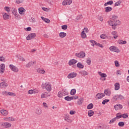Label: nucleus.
Here are the masks:
<instances>
[{
    "instance_id": "nucleus-1",
    "label": "nucleus",
    "mask_w": 129,
    "mask_h": 129,
    "mask_svg": "<svg viewBox=\"0 0 129 129\" xmlns=\"http://www.w3.org/2000/svg\"><path fill=\"white\" fill-rule=\"evenodd\" d=\"M117 16H113L112 19L108 21V25L111 26L112 29L113 30H115L116 29V26H119L120 25V21L116 20L117 19Z\"/></svg>"
},
{
    "instance_id": "nucleus-2",
    "label": "nucleus",
    "mask_w": 129,
    "mask_h": 129,
    "mask_svg": "<svg viewBox=\"0 0 129 129\" xmlns=\"http://www.w3.org/2000/svg\"><path fill=\"white\" fill-rule=\"evenodd\" d=\"M41 87L43 89H45L48 92H50L52 90V85L49 82H46L45 84H42L41 85Z\"/></svg>"
},
{
    "instance_id": "nucleus-3",
    "label": "nucleus",
    "mask_w": 129,
    "mask_h": 129,
    "mask_svg": "<svg viewBox=\"0 0 129 129\" xmlns=\"http://www.w3.org/2000/svg\"><path fill=\"white\" fill-rule=\"evenodd\" d=\"M36 33H30L26 37V40L29 41L30 40L33 39H35V38H36Z\"/></svg>"
},
{
    "instance_id": "nucleus-4",
    "label": "nucleus",
    "mask_w": 129,
    "mask_h": 129,
    "mask_svg": "<svg viewBox=\"0 0 129 129\" xmlns=\"http://www.w3.org/2000/svg\"><path fill=\"white\" fill-rule=\"evenodd\" d=\"M75 56H76V57H78V58H84V57H85V53L83 51H81L79 53H76L75 54Z\"/></svg>"
},
{
    "instance_id": "nucleus-5",
    "label": "nucleus",
    "mask_w": 129,
    "mask_h": 129,
    "mask_svg": "<svg viewBox=\"0 0 129 129\" xmlns=\"http://www.w3.org/2000/svg\"><path fill=\"white\" fill-rule=\"evenodd\" d=\"M9 67L10 69H11V70L13 71V72H15V73L19 72V69H18L17 67L14 66L13 64H10L9 66Z\"/></svg>"
},
{
    "instance_id": "nucleus-6",
    "label": "nucleus",
    "mask_w": 129,
    "mask_h": 129,
    "mask_svg": "<svg viewBox=\"0 0 129 129\" xmlns=\"http://www.w3.org/2000/svg\"><path fill=\"white\" fill-rule=\"evenodd\" d=\"M109 50L112 52H116V53H119V50L118 48L115 46H112L109 47Z\"/></svg>"
},
{
    "instance_id": "nucleus-7",
    "label": "nucleus",
    "mask_w": 129,
    "mask_h": 129,
    "mask_svg": "<svg viewBox=\"0 0 129 129\" xmlns=\"http://www.w3.org/2000/svg\"><path fill=\"white\" fill-rule=\"evenodd\" d=\"M77 76V73H71L68 75V78L69 79H72V78H75Z\"/></svg>"
},
{
    "instance_id": "nucleus-8",
    "label": "nucleus",
    "mask_w": 129,
    "mask_h": 129,
    "mask_svg": "<svg viewBox=\"0 0 129 129\" xmlns=\"http://www.w3.org/2000/svg\"><path fill=\"white\" fill-rule=\"evenodd\" d=\"M6 68V65L5 63H2L0 65V73L1 74H3L5 73V70Z\"/></svg>"
},
{
    "instance_id": "nucleus-9",
    "label": "nucleus",
    "mask_w": 129,
    "mask_h": 129,
    "mask_svg": "<svg viewBox=\"0 0 129 129\" xmlns=\"http://www.w3.org/2000/svg\"><path fill=\"white\" fill-rule=\"evenodd\" d=\"M105 96V95L104 93H98L96 95V98L97 99H101L103 97H104Z\"/></svg>"
},
{
    "instance_id": "nucleus-10",
    "label": "nucleus",
    "mask_w": 129,
    "mask_h": 129,
    "mask_svg": "<svg viewBox=\"0 0 129 129\" xmlns=\"http://www.w3.org/2000/svg\"><path fill=\"white\" fill-rule=\"evenodd\" d=\"M50 95H51V94L50 93L45 92L41 94V98H46L47 97H49Z\"/></svg>"
},
{
    "instance_id": "nucleus-11",
    "label": "nucleus",
    "mask_w": 129,
    "mask_h": 129,
    "mask_svg": "<svg viewBox=\"0 0 129 129\" xmlns=\"http://www.w3.org/2000/svg\"><path fill=\"white\" fill-rule=\"evenodd\" d=\"M71 4H72V0H64L62 2V6L70 5Z\"/></svg>"
},
{
    "instance_id": "nucleus-12",
    "label": "nucleus",
    "mask_w": 129,
    "mask_h": 129,
    "mask_svg": "<svg viewBox=\"0 0 129 129\" xmlns=\"http://www.w3.org/2000/svg\"><path fill=\"white\" fill-rule=\"evenodd\" d=\"M2 125H3V126H4L6 128H8L11 127V126H12V124H11V123H9V122H3V123H2Z\"/></svg>"
},
{
    "instance_id": "nucleus-13",
    "label": "nucleus",
    "mask_w": 129,
    "mask_h": 129,
    "mask_svg": "<svg viewBox=\"0 0 129 129\" xmlns=\"http://www.w3.org/2000/svg\"><path fill=\"white\" fill-rule=\"evenodd\" d=\"M77 62H78V61L76 59H71L69 61V65L70 66H72V65H74V64H76Z\"/></svg>"
},
{
    "instance_id": "nucleus-14",
    "label": "nucleus",
    "mask_w": 129,
    "mask_h": 129,
    "mask_svg": "<svg viewBox=\"0 0 129 129\" xmlns=\"http://www.w3.org/2000/svg\"><path fill=\"white\" fill-rule=\"evenodd\" d=\"M0 112L2 114H3V115H4L5 116H6V115H8V114H9V111L5 109L1 110Z\"/></svg>"
},
{
    "instance_id": "nucleus-15",
    "label": "nucleus",
    "mask_w": 129,
    "mask_h": 129,
    "mask_svg": "<svg viewBox=\"0 0 129 129\" xmlns=\"http://www.w3.org/2000/svg\"><path fill=\"white\" fill-rule=\"evenodd\" d=\"M36 61H30L29 62H28L26 65V67L27 68H29V67H31V66H33V65H34V64H36Z\"/></svg>"
},
{
    "instance_id": "nucleus-16",
    "label": "nucleus",
    "mask_w": 129,
    "mask_h": 129,
    "mask_svg": "<svg viewBox=\"0 0 129 129\" xmlns=\"http://www.w3.org/2000/svg\"><path fill=\"white\" fill-rule=\"evenodd\" d=\"M64 120L67 121V122H69L70 123H71L72 122V120L70 118V117L68 115H66L64 117Z\"/></svg>"
},
{
    "instance_id": "nucleus-17",
    "label": "nucleus",
    "mask_w": 129,
    "mask_h": 129,
    "mask_svg": "<svg viewBox=\"0 0 129 129\" xmlns=\"http://www.w3.org/2000/svg\"><path fill=\"white\" fill-rule=\"evenodd\" d=\"M18 11H19V14L20 15H22V14H24V13H25V12H26V9H25L23 7H20L19 8Z\"/></svg>"
},
{
    "instance_id": "nucleus-18",
    "label": "nucleus",
    "mask_w": 129,
    "mask_h": 129,
    "mask_svg": "<svg viewBox=\"0 0 129 129\" xmlns=\"http://www.w3.org/2000/svg\"><path fill=\"white\" fill-rule=\"evenodd\" d=\"M8 85H8V83L6 82L0 83V87L1 88H5V87H8Z\"/></svg>"
},
{
    "instance_id": "nucleus-19",
    "label": "nucleus",
    "mask_w": 129,
    "mask_h": 129,
    "mask_svg": "<svg viewBox=\"0 0 129 129\" xmlns=\"http://www.w3.org/2000/svg\"><path fill=\"white\" fill-rule=\"evenodd\" d=\"M114 108L115 110H118V109H121V108H122V105L119 104L115 105L114 106Z\"/></svg>"
},
{
    "instance_id": "nucleus-20",
    "label": "nucleus",
    "mask_w": 129,
    "mask_h": 129,
    "mask_svg": "<svg viewBox=\"0 0 129 129\" xmlns=\"http://www.w3.org/2000/svg\"><path fill=\"white\" fill-rule=\"evenodd\" d=\"M99 75H100V76H101V78H105L106 77H107V75H106V74L105 73H102L101 72H98Z\"/></svg>"
},
{
    "instance_id": "nucleus-21",
    "label": "nucleus",
    "mask_w": 129,
    "mask_h": 129,
    "mask_svg": "<svg viewBox=\"0 0 129 129\" xmlns=\"http://www.w3.org/2000/svg\"><path fill=\"white\" fill-rule=\"evenodd\" d=\"M3 19L5 21H7V20H9V19H10V15L6 13H4V14L3 15Z\"/></svg>"
},
{
    "instance_id": "nucleus-22",
    "label": "nucleus",
    "mask_w": 129,
    "mask_h": 129,
    "mask_svg": "<svg viewBox=\"0 0 129 129\" xmlns=\"http://www.w3.org/2000/svg\"><path fill=\"white\" fill-rule=\"evenodd\" d=\"M37 72L38 73H40V74H45V73H46V72L45 70H44V69H38L37 70Z\"/></svg>"
},
{
    "instance_id": "nucleus-23",
    "label": "nucleus",
    "mask_w": 129,
    "mask_h": 129,
    "mask_svg": "<svg viewBox=\"0 0 129 129\" xmlns=\"http://www.w3.org/2000/svg\"><path fill=\"white\" fill-rule=\"evenodd\" d=\"M41 19H42V20L44 21L45 23H47V24H49V23H50V20L48 18H44V17L42 16L41 17Z\"/></svg>"
},
{
    "instance_id": "nucleus-24",
    "label": "nucleus",
    "mask_w": 129,
    "mask_h": 129,
    "mask_svg": "<svg viewBox=\"0 0 129 129\" xmlns=\"http://www.w3.org/2000/svg\"><path fill=\"white\" fill-rule=\"evenodd\" d=\"M77 67L79 69H83L84 68V65L81 64V62H78L77 64Z\"/></svg>"
},
{
    "instance_id": "nucleus-25",
    "label": "nucleus",
    "mask_w": 129,
    "mask_h": 129,
    "mask_svg": "<svg viewBox=\"0 0 129 129\" xmlns=\"http://www.w3.org/2000/svg\"><path fill=\"white\" fill-rule=\"evenodd\" d=\"M115 86V90H118L119 88H120V85L118 83H116L114 85Z\"/></svg>"
},
{
    "instance_id": "nucleus-26",
    "label": "nucleus",
    "mask_w": 129,
    "mask_h": 129,
    "mask_svg": "<svg viewBox=\"0 0 129 129\" xmlns=\"http://www.w3.org/2000/svg\"><path fill=\"white\" fill-rule=\"evenodd\" d=\"M36 114L40 115V114H42V109L40 108H37L36 110Z\"/></svg>"
},
{
    "instance_id": "nucleus-27",
    "label": "nucleus",
    "mask_w": 129,
    "mask_h": 129,
    "mask_svg": "<svg viewBox=\"0 0 129 129\" xmlns=\"http://www.w3.org/2000/svg\"><path fill=\"white\" fill-rule=\"evenodd\" d=\"M105 12L106 13H109V12H111V11H112V8L107 7L105 8Z\"/></svg>"
},
{
    "instance_id": "nucleus-28",
    "label": "nucleus",
    "mask_w": 129,
    "mask_h": 129,
    "mask_svg": "<svg viewBox=\"0 0 129 129\" xmlns=\"http://www.w3.org/2000/svg\"><path fill=\"white\" fill-rule=\"evenodd\" d=\"M66 36H67V34L65 32L59 33L60 38H65Z\"/></svg>"
},
{
    "instance_id": "nucleus-29",
    "label": "nucleus",
    "mask_w": 129,
    "mask_h": 129,
    "mask_svg": "<svg viewBox=\"0 0 129 129\" xmlns=\"http://www.w3.org/2000/svg\"><path fill=\"white\" fill-rule=\"evenodd\" d=\"M111 92H110V90H108V89H105L104 90V94L106 95H108V96H109V95H110V94H111Z\"/></svg>"
},
{
    "instance_id": "nucleus-30",
    "label": "nucleus",
    "mask_w": 129,
    "mask_h": 129,
    "mask_svg": "<svg viewBox=\"0 0 129 129\" xmlns=\"http://www.w3.org/2000/svg\"><path fill=\"white\" fill-rule=\"evenodd\" d=\"M64 99L67 101H71V100H73V97L67 96L64 97Z\"/></svg>"
},
{
    "instance_id": "nucleus-31",
    "label": "nucleus",
    "mask_w": 129,
    "mask_h": 129,
    "mask_svg": "<svg viewBox=\"0 0 129 129\" xmlns=\"http://www.w3.org/2000/svg\"><path fill=\"white\" fill-rule=\"evenodd\" d=\"M81 37H82V39H85V38H86V37H87L86 33L84 32V30H83L82 31Z\"/></svg>"
},
{
    "instance_id": "nucleus-32",
    "label": "nucleus",
    "mask_w": 129,
    "mask_h": 129,
    "mask_svg": "<svg viewBox=\"0 0 129 129\" xmlns=\"http://www.w3.org/2000/svg\"><path fill=\"white\" fill-rule=\"evenodd\" d=\"M61 92L62 94H63V96H65V95H68V91L66 89L62 90Z\"/></svg>"
},
{
    "instance_id": "nucleus-33",
    "label": "nucleus",
    "mask_w": 129,
    "mask_h": 129,
    "mask_svg": "<svg viewBox=\"0 0 129 129\" xmlns=\"http://www.w3.org/2000/svg\"><path fill=\"white\" fill-rule=\"evenodd\" d=\"M76 93V89H73L71 91V95H75V94Z\"/></svg>"
},
{
    "instance_id": "nucleus-34",
    "label": "nucleus",
    "mask_w": 129,
    "mask_h": 129,
    "mask_svg": "<svg viewBox=\"0 0 129 129\" xmlns=\"http://www.w3.org/2000/svg\"><path fill=\"white\" fill-rule=\"evenodd\" d=\"M83 103V98H81L77 102L79 105H82Z\"/></svg>"
},
{
    "instance_id": "nucleus-35",
    "label": "nucleus",
    "mask_w": 129,
    "mask_h": 129,
    "mask_svg": "<svg viewBox=\"0 0 129 129\" xmlns=\"http://www.w3.org/2000/svg\"><path fill=\"white\" fill-rule=\"evenodd\" d=\"M93 108V104L90 103L87 106V109H92Z\"/></svg>"
},
{
    "instance_id": "nucleus-36",
    "label": "nucleus",
    "mask_w": 129,
    "mask_h": 129,
    "mask_svg": "<svg viewBox=\"0 0 129 129\" xmlns=\"http://www.w3.org/2000/svg\"><path fill=\"white\" fill-rule=\"evenodd\" d=\"M93 114H94V111H93L92 110H89L88 111L89 116H90V117L92 116V115H93Z\"/></svg>"
},
{
    "instance_id": "nucleus-37",
    "label": "nucleus",
    "mask_w": 129,
    "mask_h": 129,
    "mask_svg": "<svg viewBox=\"0 0 129 129\" xmlns=\"http://www.w3.org/2000/svg\"><path fill=\"white\" fill-rule=\"evenodd\" d=\"M118 44H120L121 45H123V44H126V41L124 40H118Z\"/></svg>"
},
{
    "instance_id": "nucleus-38",
    "label": "nucleus",
    "mask_w": 129,
    "mask_h": 129,
    "mask_svg": "<svg viewBox=\"0 0 129 129\" xmlns=\"http://www.w3.org/2000/svg\"><path fill=\"white\" fill-rule=\"evenodd\" d=\"M12 13L13 15H16L18 12H17V9L15 8H12Z\"/></svg>"
},
{
    "instance_id": "nucleus-39",
    "label": "nucleus",
    "mask_w": 129,
    "mask_h": 129,
    "mask_svg": "<svg viewBox=\"0 0 129 129\" xmlns=\"http://www.w3.org/2000/svg\"><path fill=\"white\" fill-rule=\"evenodd\" d=\"M57 96L58 97H59V98H61V97H63V96H64L63 93H62V91H59L58 93Z\"/></svg>"
},
{
    "instance_id": "nucleus-40",
    "label": "nucleus",
    "mask_w": 129,
    "mask_h": 129,
    "mask_svg": "<svg viewBox=\"0 0 129 129\" xmlns=\"http://www.w3.org/2000/svg\"><path fill=\"white\" fill-rule=\"evenodd\" d=\"M14 16L16 20H19V19H21V16L18 14V13L14 14Z\"/></svg>"
},
{
    "instance_id": "nucleus-41",
    "label": "nucleus",
    "mask_w": 129,
    "mask_h": 129,
    "mask_svg": "<svg viewBox=\"0 0 129 129\" xmlns=\"http://www.w3.org/2000/svg\"><path fill=\"white\" fill-rule=\"evenodd\" d=\"M118 125L119 126H121V127L124 126V122L123 121L119 122L118 123Z\"/></svg>"
},
{
    "instance_id": "nucleus-42",
    "label": "nucleus",
    "mask_w": 129,
    "mask_h": 129,
    "mask_svg": "<svg viewBox=\"0 0 129 129\" xmlns=\"http://www.w3.org/2000/svg\"><path fill=\"white\" fill-rule=\"evenodd\" d=\"M123 118H127L128 117V114L127 113H124L121 114Z\"/></svg>"
},
{
    "instance_id": "nucleus-43",
    "label": "nucleus",
    "mask_w": 129,
    "mask_h": 129,
    "mask_svg": "<svg viewBox=\"0 0 129 129\" xmlns=\"http://www.w3.org/2000/svg\"><path fill=\"white\" fill-rule=\"evenodd\" d=\"M86 62L88 65H90L91 64V58H90V57H88L87 59Z\"/></svg>"
},
{
    "instance_id": "nucleus-44",
    "label": "nucleus",
    "mask_w": 129,
    "mask_h": 129,
    "mask_svg": "<svg viewBox=\"0 0 129 129\" xmlns=\"http://www.w3.org/2000/svg\"><path fill=\"white\" fill-rule=\"evenodd\" d=\"M115 117H116V119H117V118H121L122 117L121 113H117L116 116Z\"/></svg>"
},
{
    "instance_id": "nucleus-45",
    "label": "nucleus",
    "mask_w": 129,
    "mask_h": 129,
    "mask_svg": "<svg viewBox=\"0 0 129 129\" xmlns=\"http://www.w3.org/2000/svg\"><path fill=\"white\" fill-rule=\"evenodd\" d=\"M4 9L6 11V12H8V13H10V12H11V8L9 7H5L4 8Z\"/></svg>"
},
{
    "instance_id": "nucleus-46",
    "label": "nucleus",
    "mask_w": 129,
    "mask_h": 129,
    "mask_svg": "<svg viewBox=\"0 0 129 129\" xmlns=\"http://www.w3.org/2000/svg\"><path fill=\"white\" fill-rule=\"evenodd\" d=\"M8 95H9V96H16V94L15 93L8 92Z\"/></svg>"
},
{
    "instance_id": "nucleus-47",
    "label": "nucleus",
    "mask_w": 129,
    "mask_h": 129,
    "mask_svg": "<svg viewBox=\"0 0 129 129\" xmlns=\"http://www.w3.org/2000/svg\"><path fill=\"white\" fill-rule=\"evenodd\" d=\"M107 102H109V99H105L102 101V104H103V105H104V104H105V103H107Z\"/></svg>"
},
{
    "instance_id": "nucleus-48",
    "label": "nucleus",
    "mask_w": 129,
    "mask_h": 129,
    "mask_svg": "<svg viewBox=\"0 0 129 129\" xmlns=\"http://www.w3.org/2000/svg\"><path fill=\"white\" fill-rule=\"evenodd\" d=\"M81 74H82V75H83L84 76H86V75H88V73H87V72H86L85 71H83L81 72Z\"/></svg>"
},
{
    "instance_id": "nucleus-49",
    "label": "nucleus",
    "mask_w": 129,
    "mask_h": 129,
    "mask_svg": "<svg viewBox=\"0 0 129 129\" xmlns=\"http://www.w3.org/2000/svg\"><path fill=\"white\" fill-rule=\"evenodd\" d=\"M81 19H83V17H82V15H80L78 16L76 18V20H77L78 21L79 20H81Z\"/></svg>"
},
{
    "instance_id": "nucleus-50",
    "label": "nucleus",
    "mask_w": 129,
    "mask_h": 129,
    "mask_svg": "<svg viewBox=\"0 0 129 129\" xmlns=\"http://www.w3.org/2000/svg\"><path fill=\"white\" fill-rule=\"evenodd\" d=\"M115 120H116V117H114V118L110 120L109 123H113Z\"/></svg>"
},
{
    "instance_id": "nucleus-51",
    "label": "nucleus",
    "mask_w": 129,
    "mask_h": 129,
    "mask_svg": "<svg viewBox=\"0 0 129 129\" xmlns=\"http://www.w3.org/2000/svg\"><path fill=\"white\" fill-rule=\"evenodd\" d=\"M67 28H68V26L67 25L61 26V29L62 30H67Z\"/></svg>"
},
{
    "instance_id": "nucleus-52",
    "label": "nucleus",
    "mask_w": 129,
    "mask_h": 129,
    "mask_svg": "<svg viewBox=\"0 0 129 129\" xmlns=\"http://www.w3.org/2000/svg\"><path fill=\"white\" fill-rule=\"evenodd\" d=\"M30 23H32V24H34L35 22V18L31 17V19L29 20Z\"/></svg>"
},
{
    "instance_id": "nucleus-53",
    "label": "nucleus",
    "mask_w": 129,
    "mask_h": 129,
    "mask_svg": "<svg viewBox=\"0 0 129 129\" xmlns=\"http://www.w3.org/2000/svg\"><path fill=\"white\" fill-rule=\"evenodd\" d=\"M0 61L5 62L6 61V58L3 56H0Z\"/></svg>"
},
{
    "instance_id": "nucleus-54",
    "label": "nucleus",
    "mask_w": 129,
    "mask_h": 129,
    "mask_svg": "<svg viewBox=\"0 0 129 129\" xmlns=\"http://www.w3.org/2000/svg\"><path fill=\"white\" fill-rule=\"evenodd\" d=\"M114 63L116 67H119V62H118V61L115 60Z\"/></svg>"
},
{
    "instance_id": "nucleus-55",
    "label": "nucleus",
    "mask_w": 129,
    "mask_h": 129,
    "mask_svg": "<svg viewBox=\"0 0 129 129\" xmlns=\"http://www.w3.org/2000/svg\"><path fill=\"white\" fill-rule=\"evenodd\" d=\"M120 4H121V2H120V1H118L115 3L114 6L117 7L118 6H120Z\"/></svg>"
},
{
    "instance_id": "nucleus-56",
    "label": "nucleus",
    "mask_w": 129,
    "mask_h": 129,
    "mask_svg": "<svg viewBox=\"0 0 129 129\" xmlns=\"http://www.w3.org/2000/svg\"><path fill=\"white\" fill-rule=\"evenodd\" d=\"M9 121H15L16 119L12 117H9Z\"/></svg>"
},
{
    "instance_id": "nucleus-57",
    "label": "nucleus",
    "mask_w": 129,
    "mask_h": 129,
    "mask_svg": "<svg viewBox=\"0 0 129 129\" xmlns=\"http://www.w3.org/2000/svg\"><path fill=\"white\" fill-rule=\"evenodd\" d=\"M101 39H106V35L105 34H102L100 35Z\"/></svg>"
},
{
    "instance_id": "nucleus-58",
    "label": "nucleus",
    "mask_w": 129,
    "mask_h": 129,
    "mask_svg": "<svg viewBox=\"0 0 129 129\" xmlns=\"http://www.w3.org/2000/svg\"><path fill=\"white\" fill-rule=\"evenodd\" d=\"M24 3V0H16L17 4H22Z\"/></svg>"
},
{
    "instance_id": "nucleus-59",
    "label": "nucleus",
    "mask_w": 129,
    "mask_h": 129,
    "mask_svg": "<svg viewBox=\"0 0 129 129\" xmlns=\"http://www.w3.org/2000/svg\"><path fill=\"white\" fill-rule=\"evenodd\" d=\"M34 90H30L28 91V94H33L34 93Z\"/></svg>"
},
{
    "instance_id": "nucleus-60",
    "label": "nucleus",
    "mask_w": 129,
    "mask_h": 129,
    "mask_svg": "<svg viewBox=\"0 0 129 129\" xmlns=\"http://www.w3.org/2000/svg\"><path fill=\"white\" fill-rule=\"evenodd\" d=\"M118 98V95H117L113 97V99L115 101L117 100Z\"/></svg>"
},
{
    "instance_id": "nucleus-61",
    "label": "nucleus",
    "mask_w": 129,
    "mask_h": 129,
    "mask_svg": "<svg viewBox=\"0 0 129 129\" xmlns=\"http://www.w3.org/2000/svg\"><path fill=\"white\" fill-rule=\"evenodd\" d=\"M96 46H98V47H100V48H103V45L102 44H100V43L97 42L96 44Z\"/></svg>"
},
{
    "instance_id": "nucleus-62",
    "label": "nucleus",
    "mask_w": 129,
    "mask_h": 129,
    "mask_svg": "<svg viewBox=\"0 0 129 129\" xmlns=\"http://www.w3.org/2000/svg\"><path fill=\"white\" fill-rule=\"evenodd\" d=\"M18 58H19L21 61H26V59H25V58H24V57L19 56V57H18Z\"/></svg>"
},
{
    "instance_id": "nucleus-63",
    "label": "nucleus",
    "mask_w": 129,
    "mask_h": 129,
    "mask_svg": "<svg viewBox=\"0 0 129 129\" xmlns=\"http://www.w3.org/2000/svg\"><path fill=\"white\" fill-rule=\"evenodd\" d=\"M118 99H123V98H124V97H123V96L121 95H119V96H118Z\"/></svg>"
},
{
    "instance_id": "nucleus-64",
    "label": "nucleus",
    "mask_w": 129,
    "mask_h": 129,
    "mask_svg": "<svg viewBox=\"0 0 129 129\" xmlns=\"http://www.w3.org/2000/svg\"><path fill=\"white\" fill-rule=\"evenodd\" d=\"M8 93L9 92H7V91H3V92H2V94H3V95H6V96H8Z\"/></svg>"
}]
</instances>
